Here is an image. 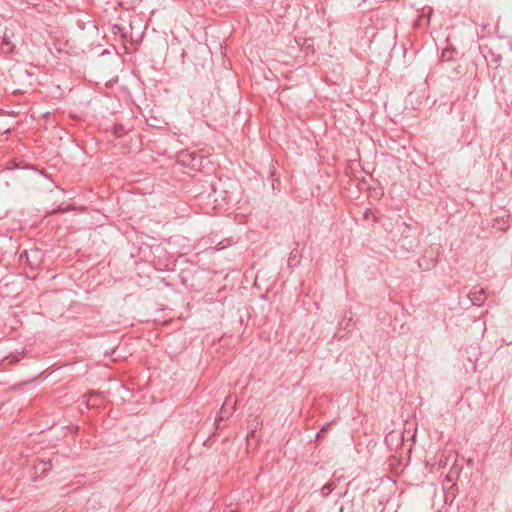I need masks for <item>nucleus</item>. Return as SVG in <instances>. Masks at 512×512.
Segmentation results:
<instances>
[{
    "label": "nucleus",
    "mask_w": 512,
    "mask_h": 512,
    "mask_svg": "<svg viewBox=\"0 0 512 512\" xmlns=\"http://www.w3.org/2000/svg\"><path fill=\"white\" fill-rule=\"evenodd\" d=\"M94 396H96V394H95V393H92V394L90 395V398H91V397H94Z\"/></svg>",
    "instance_id": "nucleus-1"
}]
</instances>
